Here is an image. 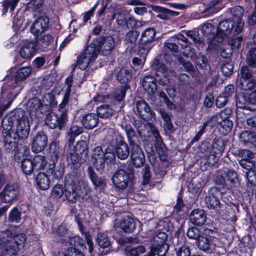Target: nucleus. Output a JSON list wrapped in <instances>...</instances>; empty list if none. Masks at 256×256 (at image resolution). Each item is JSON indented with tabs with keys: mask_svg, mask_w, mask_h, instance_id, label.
Here are the masks:
<instances>
[{
	"mask_svg": "<svg viewBox=\"0 0 256 256\" xmlns=\"http://www.w3.org/2000/svg\"><path fill=\"white\" fill-rule=\"evenodd\" d=\"M64 196L70 204H76L90 192L88 184L82 180L80 172H72L65 178Z\"/></svg>",
	"mask_w": 256,
	"mask_h": 256,
	"instance_id": "nucleus-1",
	"label": "nucleus"
},
{
	"mask_svg": "<svg viewBox=\"0 0 256 256\" xmlns=\"http://www.w3.org/2000/svg\"><path fill=\"white\" fill-rule=\"evenodd\" d=\"M26 236L23 233L16 234L10 228L0 232V256H17L24 246Z\"/></svg>",
	"mask_w": 256,
	"mask_h": 256,
	"instance_id": "nucleus-2",
	"label": "nucleus"
},
{
	"mask_svg": "<svg viewBox=\"0 0 256 256\" xmlns=\"http://www.w3.org/2000/svg\"><path fill=\"white\" fill-rule=\"evenodd\" d=\"M88 151L86 142L78 141L72 148H68L67 160L74 165V169H76L80 168L82 164L86 162L88 158Z\"/></svg>",
	"mask_w": 256,
	"mask_h": 256,
	"instance_id": "nucleus-3",
	"label": "nucleus"
},
{
	"mask_svg": "<svg viewBox=\"0 0 256 256\" xmlns=\"http://www.w3.org/2000/svg\"><path fill=\"white\" fill-rule=\"evenodd\" d=\"M134 172V168L131 164L122 163L114 174L112 182L117 188L124 190L128 186L129 181L133 178Z\"/></svg>",
	"mask_w": 256,
	"mask_h": 256,
	"instance_id": "nucleus-4",
	"label": "nucleus"
},
{
	"mask_svg": "<svg viewBox=\"0 0 256 256\" xmlns=\"http://www.w3.org/2000/svg\"><path fill=\"white\" fill-rule=\"evenodd\" d=\"M167 240L168 234L165 232H158L151 240L150 250L146 256H165L169 248Z\"/></svg>",
	"mask_w": 256,
	"mask_h": 256,
	"instance_id": "nucleus-5",
	"label": "nucleus"
},
{
	"mask_svg": "<svg viewBox=\"0 0 256 256\" xmlns=\"http://www.w3.org/2000/svg\"><path fill=\"white\" fill-rule=\"evenodd\" d=\"M98 53V50L94 45L90 44L85 50L78 56L76 64L72 66L73 70L76 66H78L80 70H86L90 64L96 60Z\"/></svg>",
	"mask_w": 256,
	"mask_h": 256,
	"instance_id": "nucleus-6",
	"label": "nucleus"
},
{
	"mask_svg": "<svg viewBox=\"0 0 256 256\" xmlns=\"http://www.w3.org/2000/svg\"><path fill=\"white\" fill-rule=\"evenodd\" d=\"M46 124L50 128L54 129L58 127V129H64L68 122L67 110H63L60 116L55 112L48 113L45 119Z\"/></svg>",
	"mask_w": 256,
	"mask_h": 256,
	"instance_id": "nucleus-7",
	"label": "nucleus"
},
{
	"mask_svg": "<svg viewBox=\"0 0 256 256\" xmlns=\"http://www.w3.org/2000/svg\"><path fill=\"white\" fill-rule=\"evenodd\" d=\"M131 148L130 158L133 166L139 168L144 165L145 162L144 154L140 146L138 143L130 145Z\"/></svg>",
	"mask_w": 256,
	"mask_h": 256,
	"instance_id": "nucleus-8",
	"label": "nucleus"
},
{
	"mask_svg": "<svg viewBox=\"0 0 256 256\" xmlns=\"http://www.w3.org/2000/svg\"><path fill=\"white\" fill-rule=\"evenodd\" d=\"M24 113L23 110H15L5 116L2 122V126L4 130L7 132H12V128L14 124L16 122L18 123L20 118L23 116Z\"/></svg>",
	"mask_w": 256,
	"mask_h": 256,
	"instance_id": "nucleus-9",
	"label": "nucleus"
},
{
	"mask_svg": "<svg viewBox=\"0 0 256 256\" xmlns=\"http://www.w3.org/2000/svg\"><path fill=\"white\" fill-rule=\"evenodd\" d=\"M50 20L48 17L42 16L37 18L30 28V32L35 36H38L49 28Z\"/></svg>",
	"mask_w": 256,
	"mask_h": 256,
	"instance_id": "nucleus-10",
	"label": "nucleus"
},
{
	"mask_svg": "<svg viewBox=\"0 0 256 256\" xmlns=\"http://www.w3.org/2000/svg\"><path fill=\"white\" fill-rule=\"evenodd\" d=\"M114 40L111 36H100L96 39V44L103 56L110 54L114 46Z\"/></svg>",
	"mask_w": 256,
	"mask_h": 256,
	"instance_id": "nucleus-11",
	"label": "nucleus"
},
{
	"mask_svg": "<svg viewBox=\"0 0 256 256\" xmlns=\"http://www.w3.org/2000/svg\"><path fill=\"white\" fill-rule=\"evenodd\" d=\"M18 192L16 184L6 185L0 194V200L3 202L10 203L16 198Z\"/></svg>",
	"mask_w": 256,
	"mask_h": 256,
	"instance_id": "nucleus-12",
	"label": "nucleus"
},
{
	"mask_svg": "<svg viewBox=\"0 0 256 256\" xmlns=\"http://www.w3.org/2000/svg\"><path fill=\"white\" fill-rule=\"evenodd\" d=\"M6 134L4 136V150L8 152H12L16 148L18 140L20 138L14 134V132L12 130L10 132H3Z\"/></svg>",
	"mask_w": 256,
	"mask_h": 256,
	"instance_id": "nucleus-13",
	"label": "nucleus"
},
{
	"mask_svg": "<svg viewBox=\"0 0 256 256\" xmlns=\"http://www.w3.org/2000/svg\"><path fill=\"white\" fill-rule=\"evenodd\" d=\"M137 222L132 217L124 216L116 225V230L120 229L125 233H131L136 228Z\"/></svg>",
	"mask_w": 256,
	"mask_h": 256,
	"instance_id": "nucleus-14",
	"label": "nucleus"
},
{
	"mask_svg": "<svg viewBox=\"0 0 256 256\" xmlns=\"http://www.w3.org/2000/svg\"><path fill=\"white\" fill-rule=\"evenodd\" d=\"M48 138L42 132H40L34 136L32 145V150L36 153H38L44 150L47 146Z\"/></svg>",
	"mask_w": 256,
	"mask_h": 256,
	"instance_id": "nucleus-15",
	"label": "nucleus"
},
{
	"mask_svg": "<svg viewBox=\"0 0 256 256\" xmlns=\"http://www.w3.org/2000/svg\"><path fill=\"white\" fill-rule=\"evenodd\" d=\"M30 133V124L28 118L22 116L18 120L16 130L14 132L20 140L26 139Z\"/></svg>",
	"mask_w": 256,
	"mask_h": 256,
	"instance_id": "nucleus-16",
	"label": "nucleus"
},
{
	"mask_svg": "<svg viewBox=\"0 0 256 256\" xmlns=\"http://www.w3.org/2000/svg\"><path fill=\"white\" fill-rule=\"evenodd\" d=\"M134 126L140 136L149 137L157 130L154 124L150 122L144 123L140 120H135Z\"/></svg>",
	"mask_w": 256,
	"mask_h": 256,
	"instance_id": "nucleus-17",
	"label": "nucleus"
},
{
	"mask_svg": "<svg viewBox=\"0 0 256 256\" xmlns=\"http://www.w3.org/2000/svg\"><path fill=\"white\" fill-rule=\"evenodd\" d=\"M38 50V44L36 40L28 42L20 50V54L24 58L28 59L34 56Z\"/></svg>",
	"mask_w": 256,
	"mask_h": 256,
	"instance_id": "nucleus-18",
	"label": "nucleus"
},
{
	"mask_svg": "<svg viewBox=\"0 0 256 256\" xmlns=\"http://www.w3.org/2000/svg\"><path fill=\"white\" fill-rule=\"evenodd\" d=\"M80 120L82 126L86 130L93 129L99 122L98 115L92 112L81 115Z\"/></svg>",
	"mask_w": 256,
	"mask_h": 256,
	"instance_id": "nucleus-19",
	"label": "nucleus"
},
{
	"mask_svg": "<svg viewBox=\"0 0 256 256\" xmlns=\"http://www.w3.org/2000/svg\"><path fill=\"white\" fill-rule=\"evenodd\" d=\"M104 152L102 147L96 146L93 150L92 161L98 171L100 172L104 170Z\"/></svg>",
	"mask_w": 256,
	"mask_h": 256,
	"instance_id": "nucleus-20",
	"label": "nucleus"
},
{
	"mask_svg": "<svg viewBox=\"0 0 256 256\" xmlns=\"http://www.w3.org/2000/svg\"><path fill=\"white\" fill-rule=\"evenodd\" d=\"M121 104L119 108H114L112 106L108 104H103L98 106L96 108V112L98 118H108L114 114L116 112H118L123 107Z\"/></svg>",
	"mask_w": 256,
	"mask_h": 256,
	"instance_id": "nucleus-21",
	"label": "nucleus"
},
{
	"mask_svg": "<svg viewBox=\"0 0 256 256\" xmlns=\"http://www.w3.org/2000/svg\"><path fill=\"white\" fill-rule=\"evenodd\" d=\"M220 173L219 182L222 184H233L237 180V174L234 170L226 169Z\"/></svg>",
	"mask_w": 256,
	"mask_h": 256,
	"instance_id": "nucleus-22",
	"label": "nucleus"
},
{
	"mask_svg": "<svg viewBox=\"0 0 256 256\" xmlns=\"http://www.w3.org/2000/svg\"><path fill=\"white\" fill-rule=\"evenodd\" d=\"M189 218L194 225L202 226L206 222V216L203 210L194 209L190 212Z\"/></svg>",
	"mask_w": 256,
	"mask_h": 256,
	"instance_id": "nucleus-23",
	"label": "nucleus"
},
{
	"mask_svg": "<svg viewBox=\"0 0 256 256\" xmlns=\"http://www.w3.org/2000/svg\"><path fill=\"white\" fill-rule=\"evenodd\" d=\"M142 84L144 90L150 94H154L157 90L155 78L150 75L144 77Z\"/></svg>",
	"mask_w": 256,
	"mask_h": 256,
	"instance_id": "nucleus-24",
	"label": "nucleus"
},
{
	"mask_svg": "<svg viewBox=\"0 0 256 256\" xmlns=\"http://www.w3.org/2000/svg\"><path fill=\"white\" fill-rule=\"evenodd\" d=\"M115 152L118 158L122 160L127 159L130 152L128 145L122 140L120 141L116 144Z\"/></svg>",
	"mask_w": 256,
	"mask_h": 256,
	"instance_id": "nucleus-25",
	"label": "nucleus"
},
{
	"mask_svg": "<svg viewBox=\"0 0 256 256\" xmlns=\"http://www.w3.org/2000/svg\"><path fill=\"white\" fill-rule=\"evenodd\" d=\"M136 106L139 114L143 119L146 120L152 117L150 109L145 101H138Z\"/></svg>",
	"mask_w": 256,
	"mask_h": 256,
	"instance_id": "nucleus-26",
	"label": "nucleus"
},
{
	"mask_svg": "<svg viewBox=\"0 0 256 256\" xmlns=\"http://www.w3.org/2000/svg\"><path fill=\"white\" fill-rule=\"evenodd\" d=\"M140 33L136 30H131L126 33L124 38V42L128 47L134 48L139 36Z\"/></svg>",
	"mask_w": 256,
	"mask_h": 256,
	"instance_id": "nucleus-27",
	"label": "nucleus"
},
{
	"mask_svg": "<svg viewBox=\"0 0 256 256\" xmlns=\"http://www.w3.org/2000/svg\"><path fill=\"white\" fill-rule=\"evenodd\" d=\"M36 182L38 186L42 190H46L50 187V181L45 173L40 172L37 174Z\"/></svg>",
	"mask_w": 256,
	"mask_h": 256,
	"instance_id": "nucleus-28",
	"label": "nucleus"
},
{
	"mask_svg": "<svg viewBox=\"0 0 256 256\" xmlns=\"http://www.w3.org/2000/svg\"><path fill=\"white\" fill-rule=\"evenodd\" d=\"M153 46L152 43L147 42H143L139 40L138 42V54L139 56L143 57L145 59L146 55Z\"/></svg>",
	"mask_w": 256,
	"mask_h": 256,
	"instance_id": "nucleus-29",
	"label": "nucleus"
},
{
	"mask_svg": "<svg viewBox=\"0 0 256 256\" xmlns=\"http://www.w3.org/2000/svg\"><path fill=\"white\" fill-rule=\"evenodd\" d=\"M206 206L212 210H218L220 208L219 199L212 194H209L205 198Z\"/></svg>",
	"mask_w": 256,
	"mask_h": 256,
	"instance_id": "nucleus-30",
	"label": "nucleus"
},
{
	"mask_svg": "<svg viewBox=\"0 0 256 256\" xmlns=\"http://www.w3.org/2000/svg\"><path fill=\"white\" fill-rule=\"evenodd\" d=\"M233 22L229 20H223L218 24V31L222 36H226L230 34L233 28Z\"/></svg>",
	"mask_w": 256,
	"mask_h": 256,
	"instance_id": "nucleus-31",
	"label": "nucleus"
},
{
	"mask_svg": "<svg viewBox=\"0 0 256 256\" xmlns=\"http://www.w3.org/2000/svg\"><path fill=\"white\" fill-rule=\"evenodd\" d=\"M32 161L36 172L44 170L48 165V162L45 156L40 154L35 156Z\"/></svg>",
	"mask_w": 256,
	"mask_h": 256,
	"instance_id": "nucleus-32",
	"label": "nucleus"
},
{
	"mask_svg": "<svg viewBox=\"0 0 256 256\" xmlns=\"http://www.w3.org/2000/svg\"><path fill=\"white\" fill-rule=\"evenodd\" d=\"M116 154L114 152V147L112 144L108 146L104 150V168H105V162L108 164H114L116 160Z\"/></svg>",
	"mask_w": 256,
	"mask_h": 256,
	"instance_id": "nucleus-33",
	"label": "nucleus"
},
{
	"mask_svg": "<svg viewBox=\"0 0 256 256\" xmlns=\"http://www.w3.org/2000/svg\"><path fill=\"white\" fill-rule=\"evenodd\" d=\"M88 172L90 179L96 188L103 187L106 185V180L102 178L98 177L90 166L88 167Z\"/></svg>",
	"mask_w": 256,
	"mask_h": 256,
	"instance_id": "nucleus-34",
	"label": "nucleus"
},
{
	"mask_svg": "<svg viewBox=\"0 0 256 256\" xmlns=\"http://www.w3.org/2000/svg\"><path fill=\"white\" fill-rule=\"evenodd\" d=\"M122 128L124 130L130 145L139 143L138 138L136 134L135 131L130 124H126Z\"/></svg>",
	"mask_w": 256,
	"mask_h": 256,
	"instance_id": "nucleus-35",
	"label": "nucleus"
},
{
	"mask_svg": "<svg viewBox=\"0 0 256 256\" xmlns=\"http://www.w3.org/2000/svg\"><path fill=\"white\" fill-rule=\"evenodd\" d=\"M212 244L210 239L204 236H200L196 242V245L200 250L208 252H209Z\"/></svg>",
	"mask_w": 256,
	"mask_h": 256,
	"instance_id": "nucleus-36",
	"label": "nucleus"
},
{
	"mask_svg": "<svg viewBox=\"0 0 256 256\" xmlns=\"http://www.w3.org/2000/svg\"><path fill=\"white\" fill-rule=\"evenodd\" d=\"M238 86L242 90H252L256 86V78L251 80L239 78Z\"/></svg>",
	"mask_w": 256,
	"mask_h": 256,
	"instance_id": "nucleus-37",
	"label": "nucleus"
},
{
	"mask_svg": "<svg viewBox=\"0 0 256 256\" xmlns=\"http://www.w3.org/2000/svg\"><path fill=\"white\" fill-rule=\"evenodd\" d=\"M96 242L98 246L103 248H108L111 244L110 238L106 234L102 232L98 234Z\"/></svg>",
	"mask_w": 256,
	"mask_h": 256,
	"instance_id": "nucleus-38",
	"label": "nucleus"
},
{
	"mask_svg": "<svg viewBox=\"0 0 256 256\" xmlns=\"http://www.w3.org/2000/svg\"><path fill=\"white\" fill-rule=\"evenodd\" d=\"M225 148L224 142L220 138H214L212 141V152L222 155Z\"/></svg>",
	"mask_w": 256,
	"mask_h": 256,
	"instance_id": "nucleus-39",
	"label": "nucleus"
},
{
	"mask_svg": "<svg viewBox=\"0 0 256 256\" xmlns=\"http://www.w3.org/2000/svg\"><path fill=\"white\" fill-rule=\"evenodd\" d=\"M146 24V22L138 20L132 16H130L126 20V25L127 28L132 30L141 28Z\"/></svg>",
	"mask_w": 256,
	"mask_h": 256,
	"instance_id": "nucleus-40",
	"label": "nucleus"
},
{
	"mask_svg": "<svg viewBox=\"0 0 256 256\" xmlns=\"http://www.w3.org/2000/svg\"><path fill=\"white\" fill-rule=\"evenodd\" d=\"M256 78V70H252L248 66H243L240 70V78L241 79L250 80V78Z\"/></svg>",
	"mask_w": 256,
	"mask_h": 256,
	"instance_id": "nucleus-41",
	"label": "nucleus"
},
{
	"mask_svg": "<svg viewBox=\"0 0 256 256\" xmlns=\"http://www.w3.org/2000/svg\"><path fill=\"white\" fill-rule=\"evenodd\" d=\"M156 34V30L154 28H148L142 33L140 40L144 42H148L152 43Z\"/></svg>",
	"mask_w": 256,
	"mask_h": 256,
	"instance_id": "nucleus-42",
	"label": "nucleus"
},
{
	"mask_svg": "<svg viewBox=\"0 0 256 256\" xmlns=\"http://www.w3.org/2000/svg\"><path fill=\"white\" fill-rule=\"evenodd\" d=\"M129 88L130 86L127 84H123L116 89L114 94V98L118 102L123 100L125 97L126 92Z\"/></svg>",
	"mask_w": 256,
	"mask_h": 256,
	"instance_id": "nucleus-43",
	"label": "nucleus"
},
{
	"mask_svg": "<svg viewBox=\"0 0 256 256\" xmlns=\"http://www.w3.org/2000/svg\"><path fill=\"white\" fill-rule=\"evenodd\" d=\"M256 135L254 132H250L248 131H244L242 132L240 136V142L244 144L248 142L253 143L256 140Z\"/></svg>",
	"mask_w": 256,
	"mask_h": 256,
	"instance_id": "nucleus-44",
	"label": "nucleus"
},
{
	"mask_svg": "<svg viewBox=\"0 0 256 256\" xmlns=\"http://www.w3.org/2000/svg\"><path fill=\"white\" fill-rule=\"evenodd\" d=\"M22 170L26 174H30L35 170L32 160L24 159L22 161L21 165Z\"/></svg>",
	"mask_w": 256,
	"mask_h": 256,
	"instance_id": "nucleus-45",
	"label": "nucleus"
},
{
	"mask_svg": "<svg viewBox=\"0 0 256 256\" xmlns=\"http://www.w3.org/2000/svg\"><path fill=\"white\" fill-rule=\"evenodd\" d=\"M246 62L248 66L252 68H256V48L248 50L246 55Z\"/></svg>",
	"mask_w": 256,
	"mask_h": 256,
	"instance_id": "nucleus-46",
	"label": "nucleus"
},
{
	"mask_svg": "<svg viewBox=\"0 0 256 256\" xmlns=\"http://www.w3.org/2000/svg\"><path fill=\"white\" fill-rule=\"evenodd\" d=\"M32 68L30 66L22 67L18 70L16 76V80L20 81L26 78L31 73Z\"/></svg>",
	"mask_w": 256,
	"mask_h": 256,
	"instance_id": "nucleus-47",
	"label": "nucleus"
},
{
	"mask_svg": "<svg viewBox=\"0 0 256 256\" xmlns=\"http://www.w3.org/2000/svg\"><path fill=\"white\" fill-rule=\"evenodd\" d=\"M131 75L130 70L126 68H122L118 75V79L120 82L124 84L126 83L130 78Z\"/></svg>",
	"mask_w": 256,
	"mask_h": 256,
	"instance_id": "nucleus-48",
	"label": "nucleus"
},
{
	"mask_svg": "<svg viewBox=\"0 0 256 256\" xmlns=\"http://www.w3.org/2000/svg\"><path fill=\"white\" fill-rule=\"evenodd\" d=\"M244 10L239 6H236L230 10V12L234 16V22L242 21Z\"/></svg>",
	"mask_w": 256,
	"mask_h": 256,
	"instance_id": "nucleus-49",
	"label": "nucleus"
},
{
	"mask_svg": "<svg viewBox=\"0 0 256 256\" xmlns=\"http://www.w3.org/2000/svg\"><path fill=\"white\" fill-rule=\"evenodd\" d=\"M44 3V0H30L27 4V6L32 11L40 12Z\"/></svg>",
	"mask_w": 256,
	"mask_h": 256,
	"instance_id": "nucleus-50",
	"label": "nucleus"
},
{
	"mask_svg": "<svg viewBox=\"0 0 256 256\" xmlns=\"http://www.w3.org/2000/svg\"><path fill=\"white\" fill-rule=\"evenodd\" d=\"M242 38L240 36H233L228 40V44L234 50V48H238L240 46Z\"/></svg>",
	"mask_w": 256,
	"mask_h": 256,
	"instance_id": "nucleus-51",
	"label": "nucleus"
},
{
	"mask_svg": "<svg viewBox=\"0 0 256 256\" xmlns=\"http://www.w3.org/2000/svg\"><path fill=\"white\" fill-rule=\"evenodd\" d=\"M222 36V35L221 36H214V38L208 42L207 50H216L219 44L222 42L223 39Z\"/></svg>",
	"mask_w": 256,
	"mask_h": 256,
	"instance_id": "nucleus-52",
	"label": "nucleus"
},
{
	"mask_svg": "<svg viewBox=\"0 0 256 256\" xmlns=\"http://www.w3.org/2000/svg\"><path fill=\"white\" fill-rule=\"evenodd\" d=\"M146 252L145 247L143 246H140L126 250L127 256H138Z\"/></svg>",
	"mask_w": 256,
	"mask_h": 256,
	"instance_id": "nucleus-53",
	"label": "nucleus"
},
{
	"mask_svg": "<svg viewBox=\"0 0 256 256\" xmlns=\"http://www.w3.org/2000/svg\"><path fill=\"white\" fill-rule=\"evenodd\" d=\"M186 234L189 238L196 240L202 236L200 230L196 227L190 228L188 230Z\"/></svg>",
	"mask_w": 256,
	"mask_h": 256,
	"instance_id": "nucleus-54",
	"label": "nucleus"
},
{
	"mask_svg": "<svg viewBox=\"0 0 256 256\" xmlns=\"http://www.w3.org/2000/svg\"><path fill=\"white\" fill-rule=\"evenodd\" d=\"M177 58L178 62L184 67L185 70L189 73L194 72L193 65L190 61L186 60L182 56H178Z\"/></svg>",
	"mask_w": 256,
	"mask_h": 256,
	"instance_id": "nucleus-55",
	"label": "nucleus"
},
{
	"mask_svg": "<svg viewBox=\"0 0 256 256\" xmlns=\"http://www.w3.org/2000/svg\"><path fill=\"white\" fill-rule=\"evenodd\" d=\"M150 168L148 165H146L142 169V184H147L149 183L150 178L151 174L150 171Z\"/></svg>",
	"mask_w": 256,
	"mask_h": 256,
	"instance_id": "nucleus-56",
	"label": "nucleus"
},
{
	"mask_svg": "<svg viewBox=\"0 0 256 256\" xmlns=\"http://www.w3.org/2000/svg\"><path fill=\"white\" fill-rule=\"evenodd\" d=\"M234 66L231 62L226 61L222 64L221 67V71L225 76H230L232 73Z\"/></svg>",
	"mask_w": 256,
	"mask_h": 256,
	"instance_id": "nucleus-57",
	"label": "nucleus"
},
{
	"mask_svg": "<svg viewBox=\"0 0 256 256\" xmlns=\"http://www.w3.org/2000/svg\"><path fill=\"white\" fill-rule=\"evenodd\" d=\"M83 132V128L76 124H72L68 130V135H72L73 136H77L82 134Z\"/></svg>",
	"mask_w": 256,
	"mask_h": 256,
	"instance_id": "nucleus-58",
	"label": "nucleus"
},
{
	"mask_svg": "<svg viewBox=\"0 0 256 256\" xmlns=\"http://www.w3.org/2000/svg\"><path fill=\"white\" fill-rule=\"evenodd\" d=\"M192 60L195 61L196 64L200 68H204L208 62L207 58L204 55L200 54H196Z\"/></svg>",
	"mask_w": 256,
	"mask_h": 256,
	"instance_id": "nucleus-59",
	"label": "nucleus"
},
{
	"mask_svg": "<svg viewBox=\"0 0 256 256\" xmlns=\"http://www.w3.org/2000/svg\"><path fill=\"white\" fill-rule=\"evenodd\" d=\"M221 1L222 0H212L206 6L204 12H210V13L215 12L218 9L217 6Z\"/></svg>",
	"mask_w": 256,
	"mask_h": 256,
	"instance_id": "nucleus-60",
	"label": "nucleus"
},
{
	"mask_svg": "<svg viewBox=\"0 0 256 256\" xmlns=\"http://www.w3.org/2000/svg\"><path fill=\"white\" fill-rule=\"evenodd\" d=\"M54 37L50 34H46L40 36L39 41L42 46H48L54 42Z\"/></svg>",
	"mask_w": 256,
	"mask_h": 256,
	"instance_id": "nucleus-61",
	"label": "nucleus"
},
{
	"mask_svg": "<svg viewBox=\"0 0 256 256\" xmlns=\"http://www.w3.org/2000/svg\"><path fill=\"white\" fill-rule=\"evenodd\" d=\"M64 190L62 185L56 184L53 189L52 192V195L56 198H60L64 194Z\"/></svg>",
	"mask_w": 256,
	"mask_h": 256,
	"instance_id": "nucleus-62",
	"label": "nucleus"
},
{
	"mask_svg": "<svg viewBox=\"0 0 256 256\" xmlns=\"http://www.w3.org/2000/svg\"><path fill=\"white\" fill-rule=\"evenodd\" d=\"M182 55L186 58H190L192 60L196 56L195 49L190 46H186V48L182 52Z\"/></svg>",
	"mask_w": 256,
	"mask_h": 256,
	"instance_id": "nucleus-63",
	"label": "nucleus"
},
{
	"mask_svg": "<svg viewBox=\"0 0 256 256\" xmlns=\"http://www.w3.org/2000/svg\"><path fill=\"white\" fill-rule=\"evenodd\" d=\"M177 256H190V250L188 246L182 245L178 248L177 253Z\"/></svg>",
	"mask_w": 256,
	"mask_h": 256,
	"instance_id": "nucleus-64",
	"label": "nucleus"
}]
</instances>
